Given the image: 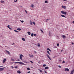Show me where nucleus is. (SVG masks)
<instances>
[{
  "mask_svg": "<svg viewBox=\"0 0 74 74\" xmlns=\"http://www.w3.org/2000/svg\"><path fill=\"white\" fill-rule=\"evenodd\" d=\"M61 13H62V14H64V15H66V14H67V12H64L63 11H62L61 12Z\"/></svg>",
  "mask_w": 74,
  "mask_h": 74,
  "instance_id": "1",
  "label": "nucleus"
},
{
  "mask_svg": "<svg viewBox=\"0 0 74 74\" xmlns=\"http://www.w3.org/2000/svg\"><path fill=\"white\" fill-rule=\"evenodd\" d=\"M22 56H23L22 54H21L20 56V59H21V60H22Z\"/></svg>",
  "mask_w": 74,
  "mask_h": 74,
  "instance_id": "2",
  "label": "nucleus"
},
{
  "mask_svg": "<svg viewBox=\"0 0 74 74\" xmlns=\"http://www.w3.org/2000/svg\"><path fill=\"white\" fill-rule=\"evenodd\" d=\"M74 73V69H73L71 72L70 74H73Z\"/></svg>",
  "mask_w": 74,
  "mask_h": 74,
  "instance_id": "3",
  "label": "nucleus"
},
{
  "mask_svg": "<svg viewBox=\"0 0 74 74\" xmlns=\"http://www.w3.org/2000/svg\"><path fill=\"white\" fill-rule=\"evenodd\" d=\"M19 64H23V65H25V64L21 62H19Z\"/></svg>",
  "mask_w": 74,
  "mask_h": 74,
  "instance_id": "4",
  "label": "nucleus"
},
{
  "mask_svg": "<svg viewBox=\"0 0 74 74\" xmlns=\"http://www.w3.org/2000/svg\"><path fill=\"white\" fill-rule=\"evenodd\" d=\"M4 70V68H0V71H3Z\"/></svg>",
  "mask_w": 74,
  "mask_h": 74,
  "instance_id": "5",
  "label": "nucleus"
},
{
  "mask_svg": "<svg viewBox=\"0 0 74 74\" xmlns=\"http://www.w3.org/2000/svg\"><path fill=\"white\" fill-rule=\"evenodd\" d=\"M47 57H48V58L50 60H51V58H50L49 56L48 55H47Z\"/></svg>",
  "mask_w": 74,
  "mask_h": 74,
  "instance_id": "6",
  "label": "nucleus"
},
{
  "mask_svg": "<svg viewBox=\"0 0 74 74\" xmlns=\"http://www.w3.org/2000/svg\"><path fill=\"white\" fill-rule=\"evenodd\" d=\"M6 61V59L5 58L4 59L3 61V63H5Z\"/></svg>",
  "mask_w": 74,
  "mask_h": 74,
  "instance_id": "7",
  "label": "nucleus"
},
{
  "mask_svg": "<svg viewBox=\"0 0 74 74\" xmlns=\"http://www.w3.org/2000/svg\"><path fill=\"white\" fill-rule=\"evenodd\" d=\"M65 71H69V69L67 68L65 69Z\"/></svg>",
  "mask_w": 74,
  "mask_h": 74,
  "instance_id": "8",
  "label": "nucleus"
},
{
  "mask_svg": "<svg viewBox=\"0 0 74 74\" xmlns=\"http://www.w3.org/2000/svg\"><path fill=\"white\" fill-rule=\"evenodd\" d=\"M17 73H18V74H21V72H20V71H17Z\"/></svg>",
  "mask_w": 74,
  "mask_h": 74,
  "instance_id": "9",
  "label": "nucleus"
},
{
  "mask_svg": "<svg viewBox=\"0 0 74 74\" xmlns=\"http://www.w3.org/2000/svg\"><path fill=\"white\" fill-rule=\"evenodd\" d=\"M62 8H64V9H65L66 8V6H65L62 5Z\"/></svg>",
  "mask_w": 74,
  "mask_h": 74,
  "instance_id": "10",
  "label": "nucleus"
},
{
  "mask_svg": "<svg viewBox=\"0 0 74 74\" xmlns=\"http://www.w3.org/2000/svg\"><path fill=\"white\" fill-rule=\"evenodd\" d=\"M61 16H62V17H64V18H66V16H64V15H61Z\"/></svg>",
  "mask_w": 74,
  "mask_h": 74,
  "instance_id": "11",
  "label": "nucleus"
},
{
  "mask_svg": "<svg viewBox=\"0 0 74 74\" xmlns=\"http://www.w3.org/2000/svg\"><path fill=\"white\" fill-rule=\"evenodd\" d=\"M62 37L64 39L66 38V36L64 35H62Z\"/></svg>",
  "mask_w": 74,
  "mask_h": 74,
  "instance_id": "12",
  "label": "nucleus"
},
{
  "mask_svg": "<svg viewBox=\"0 0 74 74\" xmlns=\"http://www.w3.org/2000/svg\"><path fill=\"white\" fill-rule=\"evenodd\" d=\"M5 51H6V52H7L8 53V54H10V52H9V51L6 50Z\"/></svg>",
  "mask_w": 74,
  "mask_h": 74,
  "instance_id": "13",
  "label": "nucleus"
},
{
  "mask_svg": "<svg viewBox=\"0 0 74 74\" xmlns=\"http://www.w3.org/2000/svg\"><path fill=\"white\" fill-rule=\"evenodd\" d=\"M12 62H15V60L12 58L11 59Z\"/></svg>",
  "mask_w": 74,
  "mask_h": 74,
  "instance_id": "14",
  "label": "nucleus"
},
{
  "mask_svg": "<svg viewBox=\"0 0 74 74\" xmlns=\"http://www.w3.org/2000/svg\"><path fill=\"white\" fill-rule=\"evenodd\" d=\"M17 30H19V31H20V30H21V29L20 28H18L17 29Z\"/></svg>",
  "mask_w": 74,
  "mask_h": 74,
  "instance_id": "15",
  "label": "nucleus"
},
{
  "mask_svg": "<svg viewBox=\"0 0 74 74\" xmlns=\"http://www.w3.org/2000/svg\"><path fill=\"white\" fill-rule=\"evenodd\" d=\"M14 32H16V33H19V31L16 30H14Z\"/></svg>",
  "mask_w": 74,
  "mask_h": 74,
  "instance_id": "16",
  "label": "nucleus"
},
{
  "mask_svg": "<svg viewBox=\"0 0 74 74\" xmlns=\"http://www.w3.org/2000/svg\"><path fill=\"white\" fill-rule=\"evenodd\" d=\"M27 34L29 35H30V34H31V33H30V32H27Z\"/></svg>",
  "mask_w": 74,
  "mask_h": 74,
  "instance_id": "17",
  "label": "nucleus"
},
{
  "mask_svg": "<svg viewBox=\"0 0 74 74\" xmlns=\"http://www.w3.org/2000/svg\"><path fill=\"white\" fill-rule=\"evenodd\" d=\"M38 46L39 47H40V43H38Z\"/></svg>",
  "mask_w": 74,
  "mask_h": 74,
  "instance_id": "18",
  "label": "nucleus"
},
{
  "mask_svg": "<svg viewBox=\"0 0 74 74\" xmlns=\"http://www.w3.org/2000/svg\"><path fill=\"white\" fill-rule=\"evenodd\" d=\"M47 53H48V54H49V55H51V54H50V53H49V51H47Z\"/></svg>",
  "mask_w": 74,
  "mask_h": 74,
  "instance_id": "19",
  "label": "nucleus"
},
{
  "mask_svg": "<svg viewBox=\"0 0 74 74\" xmlns=\"http://www.w3.org/2000/svg\"><path fill=\"white\" fill-rule=\"evenodd\" d=\"M22 40H23V41H25V38H22Z\"/></svg>",
  "mask_w": 74,
  "mask_h": 74,
  "instance_id": "20",
  "label": "nucleus"
},
{
  "mask_svg": "<svg viewBox=\"0 0 74 74\" xmlns=\"http://www.w3.org/2000/svg\"><path fill=\"white\" fill-rule=\"evenodd\" d=\"M31 7L33 8L34 7V5L33 4H32L31 5Z\"/></svg>",
  "mask_w": 74,
  "mask_h": 74,
  "instance_id": "21",
  "label": "nucleus"
},
{
  "mask_svg": "<svg viewBox=\"0 0 74 74\" xmlns=\"http://www.w3.org/2000/svg\"><path fill=\"white\" fill-rule=\"evenodd\" d=\"M45 69H48V67L47 66L45 68Z\"/></svg>",
  "mask_w": 74,
  "mask_h": 74,
  "instance_id": "22",
  "label": "nucleus"
},
{
  "mask_svg": "<svg viewBox=\"0 0 74 74\" xmlns=\"http://www.w3.org/2000/svg\"><path fill=\"white\" fill-rule=\"evenodd\" d=\"M43 67H46V66H47V65L45 64L43 65Z\"/></svg>",
  "mask_w": 74,
  "mask_h": 74,
  "instance_id": "23",
  "label": "nucleus"
},
{
  "mask_svg": "<svg viewBox=\"0 0 74 74\" xmlns=\"http://www.w3.org/2000/svg\"><path fill=\"white\" fill-rule=\"evenodd\" d=\"M30 24L31 25H33V23H32V21L30 22Z\"/></svg>",
  "mask_w": 74,
  "mask_h": 74,
  "instance_id": "24",
  "label": "nucleus"
},
{
  "mask_svg": "<svg viewBox=\"0 0 74 74\" xmlns=\"http://www.w3.org/2000/svg\"><path fill=\"white\" fill-rule=\"evenodd\" d=\"M19 62H14V63H15V64H16V63H18L19 64Z\"/></svg>",
  "mask_w": 74,
  "mask_h": 74,
  "instance_id": "25",
  "label": "nucleus"
},
{
  "mask_svg": "<svg viewBox=\"0 0 74 74\" xmlns=\"http://www.w3.org/2000/svg\"><path fill=\"white\" fill-rule=\"evenodd\" d=\"M45 3H48V1H46L45 2Z\"/></svg>",
  "mask_w": 74,
  "mask_h": 74,
  "instance_id": "26",
  "label": "nucleus"
},
{
  "mask_svg": "<svg viewBox=\"0 0 74 74\" xmlns=\"http://www.w3.org/2000/svg\"><path fill=\"white\" fill-rule=\"evenodd\" d=\"M20 22H21L22 23H23L24 22V21H21V20H20Z\"/></svg>",
  "mask_w": 74,
  "mask_h": 74,
  "instance_id": "27",
  "label": "nucleus"
},
{
  "mask_svg": "<svg viewBox=\"0 0 74 74\" xmlns=\"http://www.w3.org/2000/svg\"><path fill=\"white\" fill-rule=\"evenodd\" d=\"M15 69H18V67L17 66H16L14 67Z\"/></svg>",
  "mask_w": 74,
  "mask_h": 74,
  "instance_id": "28",
  "label": "nucleus"
},
{
  "mask_svg": "<svg viewBox=\"0 0 74 74\" xmlns=\"http://www.w3.org/2000/svg\"><path fill=\"white\" fill-rule=\"evenodd\" d=\"M39 70L40 71V72H41V73L42 72V71L40 69H39Z\"/></svg>",
  "mask_w": 74,
  "mask_h": 74,
  "instance_id": "29",
  "label": "nucleus"
},
{
  "mask_svg": "<svg viewBox=\"0 0 74 74\" xmlns=\"http://www.w3.org/2000/svg\"><path fill=\"white\" fill-rule=\"evenodd\" d=\"M40 31L42 33H44V32H43V31L42 29L40 30Z\"/></svg>",
  "mask_w": 74,
  "mask_h": 74,
  "instance_id": "30",
  "label": "nucleus"
},
{
  "mask_svg": "<svg viewBox=\"0 0 74 74\" xmlns=\"http://www.w3.org/2000/svg\"><path fill=\"white\" fill-rule=\"evenodd\" d=\"M27 70H30V68H27Z\"/></svg>",
  "mask_w": 74,
  "mask_h": 74,
  "instance_id": "31",
  "label": "nucleus"
},
{
  "mask_svg": "<svg viewBox=\"0 0 74 74\" xmlns=\"http://www.w3.org/2000/svg\"><path fill=\"white\" fill-rule=\"evenodd\" d=\"M25 12L26 13V14H27V11H26V10H25Z\"/></svg>",
  "mask_w": 74,
  "mask_h": 74,
  "instance_id": "32",
  "label": "nucleus"
},
{
  "mask_svg": "<svg viewBox=\"0 0 74 74\" xmlns=\"http://www.w3.org/2000/svg\"><path fill=\"white\" fill-rule=\"evenodd\" d=\"M59 61L60 62H62V60L61 59L59 60Z\"/></svg>",
  "mask_w": 74,
  "mask_h": 74,
  "instance_id": "33",
  "label": "nucleus"
},
{
  "mask_svg": "<svg viewBox=\"0 0 74 74\" xmlns=\"http://www.w3.org/2000/svg\"><path fill=\"white\" fill-rule=\"evenodd\" d=\"M32 23L34 25H36V23H35V22H33Z\"/></svg>",
  "mask_w": 74,
  "mask_h": 74,
  "instance_id": "34",
  "label": "nucleus"
},
{
  "mask_svg": "<svg viewBox=\"0 0 74 74\" xmlns=\"http://www.w3.org/2000/svg\"><path fill=\"white\" fill-rule=\"evenodd\" d=\"M1 3H4V1H1Z\"/></svg>",
  "mask_w": 74,
  "mask_h": 74,
  "instance_id": "35",
  "label": "nucleus"
},
{
  "mask_svg": "<svg viewBox=\"0 0 74 74\" xmlns=\"http://www.w3.org/2000/svg\"><path fill=\"white\" fill-rule=\"evenodd\" d=\"M33 35H34L32 33L31 34V36H32V37H33Z\"/></svg>",
  "mask_w": 74,
  "mask_h": 74,
  "instance_id": "36",
  "label": "nucleus"
},
{
  "mask_svg": "<svg viewBox=\"0 0 74 74\" xmlns=\"http://www.w3.org/2000/svg\"><path fill=\"white\" fill-rule=\"evenodd\" d=\"M58 67H59L60 68H62V66H61L59 65L58 66Z\"/></svg>",
  "mask_w": 74,
  "mask_h": 74,
  "instance_id": "37",
  "label": "nucleus"
},
{
  "mask_svg": "<svg viewBox=\"0 0 74 74\" xmlns=\"http://www.w3.org/2000/svg\"><path fill=\"white\" fill-rule=\"evenodd\" d=\"M57 46H59V43H58L57 44Z\"/></svg>",
  "mask_w": 74,
  "mask_h": 74,
  "instance_id": "38",
  "label": "nucleus"
},
{
  "mask_svg": "<svg viewBox=\"0 0 74 74\" xmlns=\"http://www.w3.org/2000/svg\"><path fill=\"white\" fill-rule=\"evenodd\" d=\"M34 56L33 55H31L30 56V57H33Z\"/></svg>",
  "mask_w": 74,
  "mask_h": 74,
  "instance_id": "39",
  "label": "nucleus"
},
{
  "mask_svg": "<svg viewBox=\"0 0 74 74\" xmlns=\"http://www.w3.org/2000/svg\"><path fill=\"white\" fill-rule=\"evenodd\" d=\"M36 34H34V36H36Z\"/></svg>",
  "mask_w": 74,
  "mask_h": 74,
  "instance_id": "40",
  "label": "nucleus"
},
{
  "mask_svg": "<svg viewBox=\"0 0 74 74\" xmlns=\"http://www.w3.org/2000/svg\"><path fill=\"white\" fill-rule=\"evenodd\" d=\"M7 27H8V28H10V25H8Z\"/></svg>",
  "mask_w": 74,
  "mask_h": 74,
  "instance_id": "41",
  "label": "nucleus"
},
{
  "mask_svg": "<svg viewBox=\"0 0 74 74\" xmlns=\"http://www.w3.org/2000/svg\"><path fill=\"white\" fill-rule=\"evenodd\" d=\"M45 73H46V74H47V72L46 71H45Z\"/></svg>",
  "mask_w": 74,
  "mask_h": 74,
  "instance_id": "42",
  "label": "nucleus"
},
{
  "mask_svg": "<svg viewBox=\"0 0 74 74\" xmlns=\"http://www.w3.org/2000/svg\"><path fill=\"white\" fill-rule=\"evenodd\" d=\"M47 50H48V51H49V50L50 49H49V48H47Z\"/></svg>",
  "mask_w": 74,
  "mask_h": 74,
  "instance_id": "43",
  "label": "nucleus"
},
{
  "mask_svg": "<svg viewBox=\"0 0 74 74\" xmlns=\"http://www.w3.org/2000/svg\"><path fill=\"white\" fill-rule=\"evenodd\" d=\"M63 63H65V62L64 61H63L62 62Z\"/></svg>",
  "mask_w": 74,
  "mask_h": 74,
  "instance_id": "44",
  "label": "nucleus"
},
{
  "mask_svg": "<svg viewBox=\"0 0 74 74\" xmlns=\"http://www.w3.org/2000/svg\"><path fill=\"white\" fill-rule=\"evenodd\" d=\"M9 29H10V30H12V28H10V27H9Z\"/></svg>",
  "mask_w": 74,
  "mask_h": 74,
  "instance_id": "45",
  "label": "nucleus"
},
{
  "mask_svg": "<svg viewBox=\"0 0 74 74\" xmlns=\"http://www.w3.org/2000/svg\"><path fill=\"white\" fill-rule=\"evenodd\" d=\"M30 62L31 63H33V62H32V61H30Z\"/></svg>",
  "mask_w": 74,
  "mask_h": 74,
  "instance_id": "46",
  "label": "nucleus"
},
{
  "mask_svg": "<svg viewBox=\"0 0 74 74\" xmlns=\"http://www.w3.org/2000/svg\"><path fill=\"white\" fill-rule=\"evenodd\" d=\"M18 1V0H16V1H14L15 2H16V1Z\"/></svg>",
  "mask_w": 74,
  "mask_h": 74,
  "instance_id": "47",
  "label": "nucleus"
},
{
  "mask_svg": "<svg viewBox=\"0 0 74 74\" xmlns=\"http://www.w3.org/2000/svg\"><path fill=\"white\" fill-rule=\"evenodd\" d=\"M34 52L35 53H37V52H36V51H34Z\"/></svg>",
  "mask_w": 74,
  "mask_h": 74,
  "instance_id": "48",
  "label": "nucleus"
},
{
  "mask_svg": "<svg viewBox=\"0 0 74 74\" xmlns=\"http://www.w3.org/2000/svg\"><path fill=\"white\" fill-rule=\"evenodd\" d=\"M14 44H15V43L14 42L12 44V45H14Z\"/></svg>",
  "mask_w": 74,
  "mask_h": 74,
  "instance_id": "49",
  "label": "nucleus"
},
{
  "mask_svg": "<svg viewBox=\"0 0 74 74\" xmlns=\"http://www.w3.org/2000/svg\"><path fill=\"white\" fill-rule=\"evenodd\" d=\"M30 73V71H29L27 73Z\"/></svg>",
  "mask_w": 74,
  "mask_h": 74,
  "instance_id": "50",
  "label": "nucleus"
},
{
  "mask_svg": "<svg viewBox=\"0 0 74 74\" xmlns=\"http://www.w3.org/2000/svg\"><path fill=\"white\" fill-rule=\"evenodd\" d=\"M64 1H67V0H63Z\"/></svg>",
  "mask_w": 74,
  "mask_h": 74,
  "instance_id": "51",
  "label": "nucleus"
},
{
  "mask_svg": "<svg viewBox=\"0 0 74 74\" xmlns=\"http://www.w3.org/2000/svg\"><path fill=\"white\" fill-rule=\"evenodd\" d=\"M11 67L12 69H14V67H13V66H12Z\"/></svg>",
  "mask_w": 74,
  "mask_h": 74,
  "instance_id": "52",
  "label": "nucleus"
},
{
  "mask_svg": "<svg viewBox=\"0 0 74 74\" xmlns=\"http://www.w3.org/2000/svg\"><path fill=\"white\" fill-rule=\"evenodd\" d=\"M72 45H73V44H74V43L72 42Z\"/></svg>",
  "mask_w": 74,
  "mask_h": 74,
  "instance_id": "53",
  "label": "nucleus"
},
{
  "mask_svg": "<svg viewBox=\"0 0 74 74\" xmlns=\"http://www.w3.org/2000/svg\"><path fill=\"white\" fill-rule=\"evenodd\" d=\"M72 23H74V21H73V22H72Z\"/></svg>",
  "mask_w": 74,
  "mask_h": 74,
  "instance_id": "54",
  "label": "nucleus"
},
{
  "mask_svg": "<svg viewBox=\"0 0 74 74\" xmlns=\"http://www.w3.org/2000/svg\"><path fill=\"white\" fill-rule=\"evenodd\" d=\"M49 51H50V52H51V50L50 49L49 50Z\"/></svg>",
  "mask_w": 74,
  "mask_h": 74,
  "instance_id": "55",
  "label": "nucleus"
},
{
  "mask_svg": "<svg viewBox=\"0 0 74 74\" xmlns=\"http://www.w3.org/2000/svg\"><path fill=\"white\" fill-rule=\"evenodd\" d=\"M0 67H3V66H0Z\"/></svg>",
  "mask_w": 74,
  "mask_h": 74,
  "instance_id": "56",
  "label": "nucleus"
},
{
  "mask_svg": "<svg viewBox=\"0 0 74 74\" xmlns=\"http://www.w3.org/2000/svg\"><path fill=\"white\" fill-rule=\"evenodd\" d=\"M20 61L19 59H18L17 60V61Z\"/></svg>",
  "mask_w": 74,
  "mask_h": 74,
  "instance_id": "57",
  "label": "nucleus"
},
{
  "mask_svg": "<svg viewBox=\"0 0 74 74\" xmlns=\"http://www.w3.org/2000/svg\"><path fill=\"white\" fill-rule=\"evenodd\" d=\"M0 47H1V48H3V47H2L1 46H0Z\"/></svg>",
  "mask_w": 74,
  "mask_h": 74,
  "instance_id": "58",
  "label": "nucleus"
},
{
  "mask_svg": "<svg viewBox=\"0 0 74 74\" xmlns=\"http://www.w3.org/2000/svg\"><path fill=\"white\" fill-rule=\"evenodd\" d=\"M5 47H7V48H8V47H7V46H5Z\"/></svg>",
  "mask_w": 74,
  "mask_h": 74,
  "instance_id": "59",
  "label": "nucleus"
},
{
  "mask_svg": "<svg viewBox=\"0 0 74 74\" xmlns=\"http://www.w3.org/2000/svg\"><path fill=\"white\" fill-rule=\"evenodd\" d=\"M63 51V50H61V52H62Z\"/></svg>",
  "mask_w": 74,
  "mask_h": 74,
  "instance_id": "60",
  "label": "nucleus"
},
{
  "mask_svg": "<svg viewBox=\"0 0 74 74\" xmlns=\"http://www.w3.org/2000/svg\"><path fill=\"white\" fill-rule=\"evenodd\" d=\"M47 20H49V19H47Z\"/></svg>",
  "mask_w": 74,
  "mask_h": 74,
  "instance_id": "61",
  "label": "nucleus"
},
{
  "mask_svg": "<svg viewBox=\"0 0 74 74\" xmlns=\"http://www.w3.org/2000/svg\"><path fill=\"white\" fill-rule=\"evenodd\" d=\"M29 56H30V54H29Z\"/></svg>",
  "mask_w": 74,
  "mask_h": 74,
  "instance_id": "62",
  "label": "nucleus"
},
{
  "mask_svg": "<svg viewBox=\"0 0 74 74\" xmlns=\"http://www.w3.org/2000/svg\"><path fill=\"white\" fill-rule=\"evenodd\" d=\"M7 74H9V73H7Z\"/></svg>",
  "mask_w": 74,
  "mask_h": 74,
  "instance_id": "63",
  "label": "nucleus"
},
{
  "mask_svg": "<svg viewBox=\"0 0 74 74\" xmlns=\"http://www.w3.org/2000/svg\"><path fill=\"white\" fill-rule=\"evenodd\" d=\"M46 22H48V21H46Z\"/></svg>",
  "mask_w": 74,
  "mask_h": 74,
  "instance_id": "64",
  "label": "nucleus"
}]
</instances>
